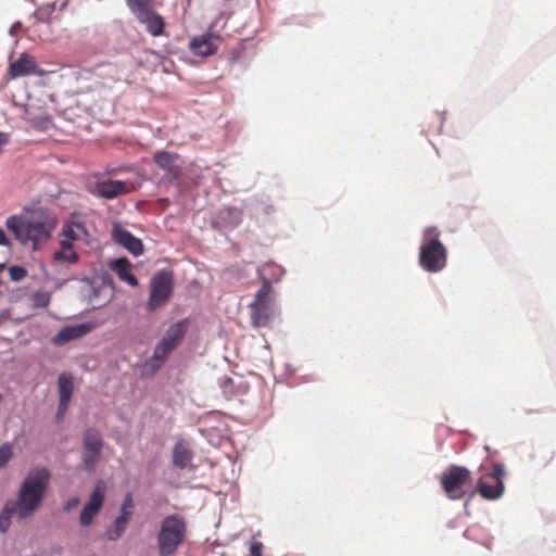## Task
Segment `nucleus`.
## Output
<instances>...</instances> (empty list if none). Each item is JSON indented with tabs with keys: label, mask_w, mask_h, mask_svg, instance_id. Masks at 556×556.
<instances>
[{
	"label": "nucleus",
	"mask_w": 556,
	"mask_h": 556,
	"mask_svg": "<svg viewBox=\"0 0 556 556\" xmlns=\"http://www.w3.org/2000/svg\"><path fill=\"white\" fill-rule=\"evenodd\" d=\"M0 452L1 453H4V452H11V446L10 444L5 443L3 445L0 446Z\"/></svg>",
	"instance_id": "obj_37"
},
{
	"label": "nucleus",
	"mask_w": 556,
	"mask_h": 556,
	"mask_svg": "<svg viewBox=\"0 0 556 556\" xmlns=\"http://www.w3.org/2000/svg\"><path fill=\"white\" fill-rule=\"evenodd\" d=\"M0 245L2 247H9L10 245V240L8 239L5 232L3 231V229L0 228Z\"/></svg>",
	"instance_id": "obj_35"
},
{
	"label": "nucleus",
	"mask_w": 556,
	"mask_h": 556,
	"mask_svg": "<svg viewBox=\"0 0 556 556\" xmlns=\"http://www.w3.org/2000/svg\"><path fill=\"white\" fill-rule=\"evenodd\" d=\"M232 382H233V381H232V379H231V378H225V379L223 380V384H222V386H223V387H227L228 384H232Z\"/></svg>",
	"instance_id": "obj_38"
},
{
	"label": "nucleus",
	"mask_w": 556,
	"mask_h": 556,
	"mask_svg": "<svg viewBox=\"0 0 556 556\" xmlns=\"http://www.w3.org/2000/svg\"><path fill=\"white\" fill-rule=\"evenodd\" d=\"M138 22L146 26V30L153 37L163 35L165 28L164 18L150 5L132 12Z\"/></svg>",
	"instance_id": "obj_11"
},
{
	"label": "nucleus",
	"mask_w": 556,
	"mask_h": 556,
	"mask_svg": "<svg viewBox=\"0 0 556 556\" xmlns=\"http://www.w3.org/2000/svg\"><path fill=\"white\" fill-rule=\"evenodd\" d=\"M54 260L58 262L74 264L78 261V254L73 250H60L54 253Z\"/></svg>",
	"instance_id": "obj_26"
},
{
	"label": "nucleus",
	"mask_w": 556,
	"mask_h": 556,
	"mask_svg": "<svg viewBox=\"0 0 556 556\" xmlns=\"http://www.w3.org/2000/svg\"><path fill=\"white\" fill-rule=\"evenodd\" d=\"M30 301L33 307L45 308L50 304L51 294L47 291H37L31 295Z\"/></svg>",
	"instance_id": "obj_24"
},
{
	"label": "nucleus",
	"mask_w": 556,
	"mask_h": 556,
	"mask_svg": "<svg viewBox=\"0 0 556 556\" xmlns=\"http://www.w3.org/2000/svg\"><path fill=\"white\" fill-rule=\"evenodd\" d=\"M92 324L85 323L79 325L63 327L53 339L56 345L85 337L92 330Z\"/></svg>",
	"instance_id": "obj_16"
},
{
	"label": "nucleus",
	"mask_w": 556,
	"mask_h": 556,
	"mask_svg": "<svg viewBox=\"0 0 556 556\" xmlns=\"http://www.w3.org/2000/svg\"><path fill=\"white\" fill-rule=\"evenodd\" d=\"M263 544L261 542H253L250 546L251 556H262Z\"/></svg>",
	"instance_id": "obj_32"
},
{
	"label": "nucleus",
	"mask_w": 556,
	"mask_h": 556,
	"mask_svg": "<svg viewBox=\"0 0 556 556\" xmlns=\"http://www.w3.org/2000/svg\"><path fill=\"white\" fill-rule=\"evenodd\" d=\"M58 384H59L60 402H59L56 417L59 419H61V418H63L64 414L66 413L70 402H71V399H72L73 389H74L73 379L70 375L62 374L59 376Z\"/></svg>",
	"instance_id": "obj_17"
},
{
	"label": "nucleus",
	"mask_w": 556,
	"mask_h": 556,
	"mask_svg": "<svg viewBox=\"0 0 556 556\" xmlns=\"http://www.w3.org/2000/svg\"><path fill=\"white\" fill-rule=\"evenodd\" d=\"M127 522H128L127 516H124V515L118 516L115 520L114 529L110 530L108 532L109 540H111V541L117 540L122 535V533L125 531Z\"/></svg>",
	"instance_id": "obj_23"
},
{
	"label": "nucleus",
	"mask_w": 556,
	"mask_h": 556,
	"mask_svg": "<svg viewBox=\"0 0 556 556\" xmlns=\"http://www.w3.org/2000/svg\"><path fill=\"white\" fill-rule=\"evenodd\" d=\"M131 508H132V498L131 496L128 494L125 500H124V503H123V506H122V514L121 515H124V516H127L129 517L130 514H131Z\"/></svg>",
	"instance_id": "obj_30"
},
{
	"label": "nucleus",
	"mask_w": 556,
	"mask_h": 556,
	"mask_svg": "<svg viewBox=\"0 0 556 556\" xmlns=\"http://www.w3.org/2000/svg\"><path fill=\"white\" fill-rule=\"evenodd\" d=\"M222 43V37L215 34H203L193 37L189 42V48L193 54L199 56H210L217 52Z\"/></svg>",
	"instance_id": "obj_13"
},
{
	"label": "nucleus",
	"mask_w": 556,
	"mask_h": 556,
	"mask_svg": "<svg viewBox=\"0 0 556 556\" xmlns=\"http://www.w3.org/2000/svg\"><path fill=\"white\" fill-rule=\"evenodd\" d=\"M174 287V276L169 270H159L150 281L148 309L153 312L162 307L170 298Z\"/></svg>",
	"instance_id": "obj_6"
},
{
	"label": "nucleus",
	"mask_w": 556,
	"mask_h": 556,
	"mask_svg": "<svg viewBox=\"0 0 556 556\" xmlns=\"http://www.w3.org/2000/svg\"><path fill=\"white\" fill-rule=\"evenodd\" d=\"M9 135L7 132L0 131V153L3 151V148L9 143Z\"/></svg>",
	"instance_id": "obj_33"
},
{
	"label": "nucleus",
	"mask_w": 556,
	"mask_h": 556,
	"mask_svg": "<svg viewBox=\"0 0 556 556\" xmlns=\"http://www.w3.org/2000/svg\"><path fill=\"white\" fill-rule=\"evenodd\" d=\"M60 247H61V250H72L73 241L63 237V239L60 241Z\"/></svg>",
	"instance_id": "obj_34"
},
{
	"label": "nucleus",
	"mask_w": 556,
	"mask_h": 556,
	"mask_svg": "<svg viewBox=\"0 0 556 556\" xmlns=\"http://www.w3.org/2000/svg\"><path fill=\"white\" fill-rule=\"evenodd\" d=\"M174 350L175 349L173 348V345H169L168 343L161 340L153 351L151 362L156 363L154 366L156 368H160Z\"/></svg>",
	"instance_id": "obj_22"
},
{
	"label": "nucleus",
	"mask_w": 556,
	"mask_h": 556,
	"mask_svg": "<svg viewBox=\"0 0 556 556\" xmlns=\"http://www.w3.org/2000/svg\"><path fill=\"white\" fill-rule=\"evenodd\" d=\"M50 480V472L47 468L31 469L23 481L17 500L8 503L0 515V530L5 532L11 523V518L17 516L20 519L30 517L41 505Z\"/></svg>",
	"instance_id": "obj_1"
},
{
	"label": "nucleus",
	"mask_w": 556,
	"mask_h": 556,
	"mask_svg": "<svg viewBox=\"0 0 556 556\" xmlns=\"http://www.w3.org/2000/svg\"><path fill=\"white\" fill-rule=\"evenodd\" d=\"M192 454H174V465L184 469L187 468L191 463Z\"/></svg>",
	"instance_id": "obj_29"
},
{
	"label": "nucleus",
	"mask_w": 556,
	"mask_h": 556,
	"mask_svg": "<svg viewBox=\"0 0 556 556\" xmlns=\"http://www.w3.org/2000/svg\"><path fill=\"white\" fill-rule=\"evenodd\" d=\"M187 535V525L182 517L170 515L162 520L157 534L159 554L173 556L184 543Z\"/></svg>",
	"instance_id": "obj_5"
},
{
	"label": "nucleus",
	"mask_w": 556,
	"mask_h": 556,
	"mask_svg": "<svg viewBox=\"0 0 556 556\" xmlns=\"http://www.w3.org/2000/svg\"><path fill=\"white\" fill-rule=\"evenodd\" d=\"M84 445L87 452H100L102 448L100 432L94 428L87 429L84 434Z\"/></svg>",
	"instance_id": "obj_21"
},
{
	"label": "nucleus",
	"mask_w": 556,
	"mask_h": 556,
	"mask_svg": "<svg viewBox=\"0 0 556 556\" xmlns=\"http://www.w3.org/2000/svg\"><path fill=\"white\" fill-rule=\"evenodd\" d=\"M470 481V472L465 467L452 466L442 475L441 484L450 500H460L465 496V485Z\"/></svg>",
	"instance_id": "obj_7"
},
{
	"label": "nucleus",
	"mask_w": 556,
	"mask_h": 556,
	"mask_svg": "<svg viewBox=\"0 0 556 556\" xmlns=\"http://www.w3.org/2000/svg\"><path fill=\"white\" fill-rule=\"evenodd\" d=\"M267 271L280 273V267L273 263L264 264L258 270L263 281L261 289L256 292L253 302L249 305L251 323L254 327H266L274 315V298L270 280L266 277Z\"/></svg>",
	"instance_id": "obj_3"
},
{
	"label": "nucleus",
	"mask_w": 556,
	"mask_h": 556,
	"mask_svg": "<svg viewBox=\"0 0 556 556\" xmlns=\"http://www.w3.org/2000/svg\"><path fill=\"white\" fill-rule=\"evenodd\" d=\"M11 280L21 281L27 276V270L23 266L14 265L9 269Z\"/></svg>",
	"instance_id": "obj_27"
},
{
	"label": "nucleus",
	"mask_w": 556,
	"mask_h": 556,
	"mask_svg": "<svg viewBox=\"0 0 556 556\" xmlns=\"http://www.w3.org/2000/svg\"><path fill=\"white\" fill-rule=\"evenodd\" d=\"M12 454H0V467H3L11 458Z\"/></svg>",
	"instance_id": "obj_36"
},
{
	"label": "nucleus",
	"mask_w": 556,
	"mask_h": 556,
	"mask_svg": "<svg viewBox=\"0 0 556 556\" xmlns=\"http://www.w3.org/2000/svg\"><path fill=\"white\" fill-rule=\"evenodd\" d=\"M153 161L164 172V178L168 181L177 180L182 174L180 156L177 153L157 151L153 155Z\"/></svg>",
	"instance_id": "obj_10"
},
{
	"label": "nucleus",
	"mask_w": 556,
	"mask_h": 556,
	"mask_svg": "<svg viewBox=\"0 0 556 556\" xmlns=\"http://www.w3.org/2000/svg\"><path fill=\"white\" fill-rule=\"evenodd\" d=\"M505 475L502 464H494L490 472L483 473L478 482V491L483 498L496 500L504 492L503 477Z\"/></svg>",
	"instance_id": "obj_8"
},
{
	"label": "nucleus",
	"mask_w": 556,
	"mask_h": 556,
	"mask_svg": "<svg viewBox=\"0 0 556 556\" xmlns=\"http://www.w3.org/2000/svg\"><path fill=\"white\" fill-rule=\"evenodd\" d=\"M187 327V320H180L173 324L166 330L164 337L162 338V341L168 343L169 345H173V348L176 349L182 341L184 337L186 336Z\"/></svg>",
	"instance_id": "obj_20"
},
{
	"label": "nucleus",
	"mask_w": 556,
	"mask_h": 556,
	"mask_svg": "<svg viewBox=\"0 0 556 556\" xmlns=\"http://www.w3.org/2000/svg\"><path fill=\"white\" fill-rule=\"evenodd\" d=\"M130 191V184L122 180H99L91 187L90 192L99 198L112 200Z\"/></svg>",
	"instance_id": "obj_12"
},
{
	"label": "nucleus",
	"mask_w": 556,
	"mask_h": 556,
	"mask_svg": "<svg viewBox=\"0 0 556 556\" xmlns=\"http://www.w3.org/2000/svg\"><path fill=\"white\" fill-rule=\"evenodd\" d=\"M81 231H84V227L78 223L65 224L62 228V237L75 241L79 238Z\"/></svg>",
	"instance_id": "obj_25"
},
{
	"label": "nucleus",
	"mask_w": 556,
	"mask_h": 556,
	"mask_svg": "<svg viewBox=\"0 0 556 556\" xmlns=\"http://www.w3.org/2000/svg\"><path fill=\"white\" fill-rule=\"evenodd\" d=\"M110 268L122 281L128 283L131 287L138 286V279L131 273V264L127 258L122 257L113 261L110 265Z\"/></svg>",
	"instance_id": "obj_19"
},
{
	"label": "nucleus",
	"mask_w": 556,
	"mask_h": 556,
	"mask_svg": "<svg viewBox=\"0 0 556 556\" xmlns=\"http://www.w3.org/2000/svg\"><path fill=\"white\" fill-rule=\"evenodd\" d=\"M131 13L140 9L154 5V0H126Z\"/></svg>",
	"instance_id": "obj_28"
},
{
	"label": "nucleus",
	"mask_w": 556,
	"mask_h": 556,
	"mask_svg": "<svg viewBox=\"0 0 556 556\" xmlns=\"http://www.w3.org/2000/svg\"><path fill=\"white\" fill-rule=\"evenodd\" d=\"M80 498L78 496L72 497L64 504V511L70 513L78 507Z\"/></svg>",
	"instance_id": "obj_31"
},
{
	"label": "nucleus",
	"mask_w": 556,
	"mask_h": 556,
	"mask_svg": "<svg viewBox=\"0 0 556 556\" xmlns=\"http://www.w3.org/2000/svg\"><path fill=\"white\" fill-rule=\"evenodd\" d=\"M58 224L56 217L46 208H36L24 215H12L5 226L22 244L31 243L33 250L47 242Z\"/></svg>",
	"instance_id": "obj_2"
},
{
	"label": "nucleus",
	"mask_w": 556,
	"mask_h": 556,
	"mask_svg": "<svg viewBox=\"0 0 556 556\" xmlns=\"http://www.w3.org/2000/svg\"><path fill=\"white\" fill-rule=\"evenodd\" d=\"M3 265H0V270L2 269Z\"/></svg>",
	"instance_id": "obj_40"
},
{
	"label": "nucleus",
	"mask_w": 556,
	"mask_h": 556,
	"mask_svg": "<svg viewBox=\"0 0 556 556\" xmlns=\"http://www.w3.org/2000/svg\"><path fill=\"white\" fill-rule=\"evenodd\" d=\"M174 452H175V453H178V452H179V446H178V445H176V446H175Z\"/></svg>",
	"instance_id": "obj_39"
},
{
	"label": "nucleus",
	"mask_w": 556,
	"mask_h": 556,
	"mask_svg": "<svg viewBox=\"0 0 556 556\" xmlns=\"http://www.w3.org/2000/svg\"><path fill=\"white\" fill-rule=\"evenodd\" d=\"M105 483L103 481H99L92 493L90 494L88 502L85 504L80 515H79V523L83 527H88L92 523L94 517L99 514L105 494Z\"/></svg>",
	"instance_id": "obj_9"
},
{
	"label": "nucleus",
	"mask_w": 556,
	"mask_h": 556,
	"mask_svg": "<svg viewBox=\"0 0 556 556\" xmlns=\"http://www.w3.org/2000/svg\"><path fill=\"white\" fill-rule=\"evenodd\" d=\"M37 73V65L33 56L23 53L17 60L10 63L9 76L15 79L22 76H27Z\"/></svg>",
	"instance_id": "obj_18"
},
{
	"label": "nucleus",
	"mask_w": 556,
	"mask_h": 556,
	"mask_svg": "<svg viewBox=\"0 0 556 556\" xmlns=\"http://www.w3.org/2000/svg\"><path fill=\"white\" fill-rule=\"evenodd\" d=\"M440 231L429 227L424 231L419 248V264L429 273H438L447 264V250L440 240Z\"/></svg>",
	"instance_id": "obj_4"
},
{
	"label": "nucleus",
	"mask_w": 556,
	"mask_h": 556,
	"mask_svg": "<svg viewBox=\"0 0 556 556\" xmlns=\"http://www.w3.org/2000/svg\"><path fill=\"white\" fill-rule=\"evenodd\" d=\"M23 117L33 128L41 131L48 130L53 125L50 114L35 108L33 104L25 105Z\"/></svg>",
	"instance_id": "obj_14"
},
{
	"label": "nucleus",
	"mask_w": 556,
	"mask_h": 556,
	"mask_svg": "<svg viewBox=\"0 0 556 556\" xmlns=\"http://www.w3.org/2000/svg\"><path fill=\"white\" fill-rule=\"evenodd\" d=\"M113 239L116 243L123 245L131 254L138 256L143 253V244L140 239L134 237L129 231L118 225H114L112 230Z\"/></svg>",
	"instance_id": "obj_15"
}]
</instances>
